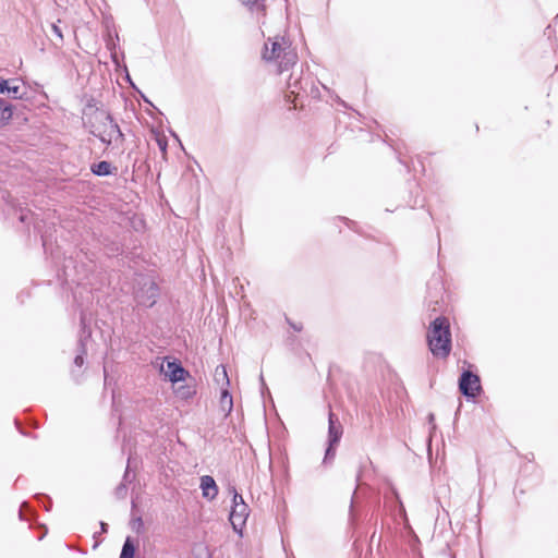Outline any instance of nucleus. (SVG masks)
Returning a JSON list of instances; mask_svg holds the SVG:
<instances>
[{
    "instance_id": "16",
    "label": "nucleus",
    "mask_w": 558,
    "mask_h": 558,
    "mask_svg": "<svg viewBox=\"0 0 558 558\" xmlns=\"http://www.w3.org/2000/svg\"><path fill=\"white\" fill-rule=\"evenodd\" d=\"M174 392L180 399H189L195 393V390L190 386H179Z\"/></svg>"
},
{
    "instance_id": "11",
    "label": "nucleus",
    "mask_w": 558,
    "mask_h": 558,
    "mask_svg": "<svg viewBox=\"0 0 558 558\" xmlns=\"http://www.w3.org/2000/svg\"><path fill=\"white\" fill-rule=\"evenodd\" d=\"M219 407H220V410L222 412H225L226 415H228L233 409L232 396L229 393L228 388L221 389Z\"/></svg>"
},
{
    "instance_id": "2",
    "label": "nucleus",
    "mask_w": 558,
    "mask_h": 558,
    "mask_svg": "<svg viewBox=\"0 0 558 558\" xmlns=\"http://www.w3.org/2000/svg\"><path fill=\"white\" fill-rule=\"evenodd\" d=\"M427 341L432 353L437 357H447L451 350L450 325L447 318L437 317L430 325Z\"/></svg>"
},
{
    "instance_id": "6",
    "label": "nucleus",
    "mask_w": 558,
    "mask_h": 558,
    "mask_svg": "<svg viewBox=\"0 0 558 558\" xmlns=\"http://www.w3.org/2000/svg\"><path fill=\"white\" fill-rule=\"evenodd\" d=\"M158 288L150 279H145L142 287L135 292V299L143 306H151L156 302Z\"/></svg>"
},
{
    "instance_id": "15",
    "label": "nucleus",
    "mask_w": 558,
    "mask_h": 558,
    "mask_svg": "<svg viewBox=\"0 0 558 558\" xmlns=\"http://www.w3.org/2000/svg\"><path fill=\"white\" fill-rule=\"evenodd\" d=\"M243 4L250 7L257 15L265 16L266 7L264 0H240Z\"/></svg>"
},
{
    "instance_id": "7",
    "label": "nucleus",
    "mask_w": 558,
    "mask_h": 558,
    "mask_svg": "<svg viewBox=\"0 0 558 558\" xmlns=\"http://www.w3.org/2000/svg\"><path fill=\"white\" fill-rule=\"evenodd\" d=\"M248 515L250 508L245 502H241V505H232L229 520L233 530L240 535H242V530L245 526Z\"/></svg>"
},
{
    "instance_id": "20",
    "label": "nucleus",
    "mask_w": 558,
    "mask_h": 558,
    "mask_svg": "<svg viewBox=\"0 0 558 558\" xmlns=\"http://www.w3.org/2000/svg\"><path fill=\"white\" fill-rule=\"evenodd\" d=\"M293 95H294V92H291L289 95H287V101H291L293 104L292 106L289 107L290 110L298 108V105L295 101L296 97Z\"/></svg>"
},
{
    "instance_id": "5",
    "label": "nucleus",
    "mask_w": 558,
    "mask_h": 558,
    "mask_svg": "<svg viewBox=\"0 0 558 558\" xmlns=\"http://www.w3.org/2000/svg\"><path fill=\"white\" fill-rule=\"evenodd\" d=\"M343 433V428L338 417L333 413H329L328 428V448L325 454V461L335 456V447L338 445Z\"/></svg>"
},
{
    "instance_id": "8",
    "label": "nucleus",
    "mask_w": 558,
    "mask_h": 558,
    "mask_svg": "<svg viewBox=\"0 0 558 558\" xmlns=\"http://www.w3.org/2000/svg\"><path fill=\"white\" fill-rule=\"evenodd\" d=\"M460 390L468 397H475L481 389L480 378L471 372H464L459 381Z\"/></svg>"
},
{
    "instance_id": "3",
    "label": "nucleus",
    "mask_w": 558,
    "mask_h": 558,
    "mask_svg": "<svg viewBox=\"0 0 558 558\" xmlns=\"http://www.w3.org/2000/svg\"><path fill=\"white\" fill-rule=\"evenodd\" d=\"M90 132L106 144H111L122 137L118 124L105 111H95L89 118Z\"/></svg>"
},
{
    "instance_id": "21",
    "label": "nucleus",
    "mask_w": 558,
    "mask_h": 558,
    "mask_svg": "<svg viewBox=\"0 0 558 558\" xmlns=\"http://www.w3.org/2000/svg\"><path fill=\"white\" fill-rule=\"evenodd\" d=\"M83 356L82 355H77L74 360V363L77 365V366H82L83 365Z\"/></svg>"
},
{
    "instance_id": "12",
    "label": "nucleus",
    "mask_w": 558,
    "mask_h": 558,
    "mask_svg": "<svg viewBox=\"0 0 558 558\" xmlns=\"http://www.w3.org/2000/svg\"><path fill=\"white\" fill-rule=\"evenodd\" d=\"M215 381L217 383V385H219L220 390L228 388V386L230 384V380H229V377H228L227 369H226V367L223 365H220V366L216 367V369H215Z\"/></svg>"
},
{
    "instance_id": "18",
    "label": "nucleus",
    "mask_w": 558,
    "mask_h": 558,
    "mask_svg": "<svg viewBox=\"0 0 558 558\" xmlns=\"http://www.w3.org/2000/svg\"><path fill=\"white\" fill-rule=\"evenodd\" d=\"M134 553H135L134 545L132 544L130 538H126V541H125V543H124V545L122 547V551H121L120 558H133L134 557Z\"/></svg>"
},
{
    "instance_id": "13",
    "label": "nucleus",
    "mask_w": 558,
    "mask_h": 558,
    "mask_svg": "<svg viewBox=\"0 0 558 558\" xmlns=\"http://www.w3.org/2000/svg\"><path fill=\"white\" fill-rule=\"evenodd\" d=\"M13 116L11 105L0 99V129L9 123Z\"/></svg>"
},
{
    "instance_id": "17",
    "label": "nucleus",
    "mask_w": 558,
    "mask_h": 558,
    "mask_svg": "<svg viewBox=\"0 0 558 558\" xmlns=\"http://www.w3.org/2000/svg\"><path fill=\"white\" fill-rule=\"evenodd\" d=\"M92 171L94 174H110L111 166L107 161H100L98 165L92 167Z\"/></svg>"
},
{
    "instance_id": "4",
    "label": "nucleus",
    "mask_w": 558,
    "mask_h": 558,
    "mask_svg": "<svg viewBox=\"0 0 558 558\" xmlns=\"http://www.w3.org/2000/svg\"><path fill=\"white\" fill-rule=\"evenodd\" d=\"M158 361H160V363H157L160 373L169 381H171L172 384H177L185 380L187 372L181 366V364L177 360L163 357L158 359Z\"/></svg>"
},
{
    "instance_id": "9",
    "label": "nucleus",
    "mask_w": 558,
    "mask_h": 558,
    "mask_svg": "<svg viewBox=\"0 0 558 558\" xmlns=\"http://www.w3.org/2000/svg\"><path fill=\"white\" fill-rule=\"evenodd\" d=\"M201 489L204 498L213 500L218 495V486L214 477L204 475L201 477Z\"/></svg>"
},
{
    "instance_id": "10",
    "label": "nucleus",
    "mask_w": 558,
    "mask_h": 558,
    "mask_svg": "<svg viewBox=\"0 0 558 558\" xmlns=\"http://www.w3.org/2000/svg\"><path fill=\"white\" fill-rule=\"evenodd\" d=\"M9 94L13 98H22L21 85L16 80H2L0 81V94Z\"/></svg>"
},
{
    "instance_id": "14",
    "label": "nucleus",
    "mask_w": 558,
    "mask_h": 558,
    "mask_svg": "<svg viewBox=\"0 0 558 558\" xmlns=\"http://www.w3.org/2000/svg\"><path fill=\"white\" fill-rule=\"evenodd\" d=\"M150 140L156 143V145L159 147V149L162 153V155H166L167 147H168L167 136L163 133L159 132V131L151 130V132H150Z\"/></svg>"
},
{
    "instance_id": "1",
    "label": "nucleus",
    "mask_w": 558,
    "mask_h": 558,
    "mask_svg": "<svg viewBox=\"0 0 558 558\" xmlns=\"http://www.w3.org/2000/svg\"><path fill=\"white\" fill-rule=\"evenodd\" d=\"M262 57L265 62L274 65L278 74L290 71L299 60L298 52L286 34L269 37L264 44Z\"/></svg>"
},
{
    "instance_id": "19",
    "label": "nucleus",
    "mask_w": 558,
    "mask_h": 558,
    "mask_svg": "<svg viewBox=\"0 0 558 558\" xmlns=\"http://www.w3.org/2000/svg\"><path fill=\"white\" fill-rule=\"evenodd\" d=\"M229 492L233 495L232 505H241V502H245L242 495L238 494L234 487H230Z\"/></svg>"
}]
</instances>
